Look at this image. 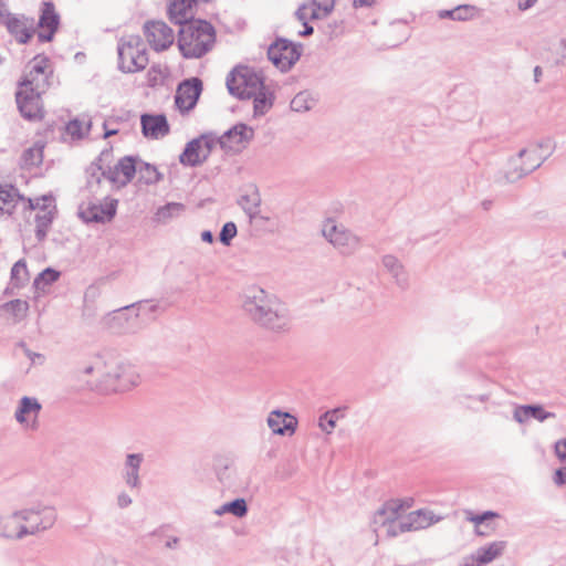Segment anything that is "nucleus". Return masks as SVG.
<instances>
[{
	"instance_id": "obj_42",
	"label": "nucleus",
	"mask_w": 566,
	"mask_h": 566,
	"mask_svg": "<svg viewBox=\"0 0 566 566\" xmlns=\"http://www.w3.org/2000/svg\"><path fill=\"white\" fill-rule=\"evenodd\" d=\"M315 105V99L307 91L297 93L291 101V109L294 112H307Z\"/></svg>"
},
{
	"instance_id": "obj_56",
	"label": "nucleus",
	"mask_w": 566,
	"mask_h": 566,
	"mask_svg": "<svg viewBox=\"0 0 566 566\" xmlns=\"http://www.w3.org/2000/svg\"><path fill=\"white\" fill-rule=\"evenodd\" d=\"M553 480L557 486L566 484V467L558 468L554 473Z\"/></svg>"
},
{
	"instance_id": "obj_14",
	"label": "nucleus",
	"mask_w": 566,
	"mask_h": 566,
	"mask_svg": "<svg viewBox=\"0 0 566 566\" xmlns=\"http://www.w3.org/2000/svg\"><path fill=\"white\" fill-rule=\"evenodd\" d=\"M145 36L150 46L157 51H165L174 43V31L164 21H147L144 24Z\"/></svg>"
},
{
	"instance_id": "obj_36",
	"label": "nucleus",
	"mask_w": 566,
	"mask_h": 566,
	"mask_svg": "<svg viewBox=\"0 0 566 566\" xmlns=\"http://www.w3.org/2000/svg\"><path fill=\"white\" fill-rule=\"evenodd\" d=\"M226 513H230L235 517H243L248 513V504L244 499L239 497L234 499L230 502L224 503L217 510H214V514L221 516Z\"/></svg>"
},
{
	"instance_id": "obj_6",
	"label": "nucleus",
	"mask_w": 566,
	"mask_h": 566,
	"mask_svg": "<svg viewBox=\"0 0 566 566\" xmlns=\"http://www.w3.org/2000/svg\"><path fill=\"white\" fill-rule=\"evenodd\" d=\"M543 145L535 146L533 148L521 149L517 154V158L511 160V168L506 171L505 178L509 182H515L524 176L531 174L542 166L547 155L541 154Z\"/></svg>"
},
{
	"instance_id": "obj_10",
	"label": "nucleus",
	"mask_w": 566,
	"mask_h": 566,
	"mask_svg": "<svg viewBox=\"0 0 566 566\" xmlns=\"http://www.w3.org/2000/svg\"><path fill=\"white\" fill-rule=\"evenodd\" d=\"M43 93L34 92L30 87L23 88L19 86L15 93V102L21 116L30 122L41 120L44 117V108L42 103Z\"/></svg>"
},
{
	"instance_id": "obj_40",
	"label": "nucleus",
	"mask_w": 566,
	"mask_h": 566,
	"mask_svg": "<svg viewBox=\"0 0 566 566\" xmlns=\"http://www.w3.org/2000/svg\"><path fill=\"white\" fill-rule=\"evenodd\" d=\"M29 281L27 263L23 259L17 261L11 269V283L14 287H22Z\"/></svg>"
},
{
	"instance_id": "obj_25",
	"label": "nucleus",
	"mask_w": 566,
	"mask_h": 566,
	"mask_svg": "<svg viewBox=\"0 0 566 566\" xmlns=\"http://www.w3.org/2000/svg\"><path fill=\"white\" fill-rule=\"evenodd\" d=\"M381 262L384 268L391 274L396 284L401 289H406L408 286V275L402 263L392 254L384 255Z\"/></svg>"
},
{
	"instance_id": "obj_50",
	"label": "nucleus",
	"mask_w": 566,
	"mask_h": 566,
	"mask_svg": "<svg viewBox=\"0 0 566 566\" xmlns=\"http://www.w3.org/2000/svg\"><path fill=\"white\" fill-rule=\"evenodd\" d=\"M14 188H6L0 186V213H2L6 209V206L11 203L14 198L13 193Z\"/></svg>"
},
{
	"instance_id": "obj_9",
	"label": "nucleus",
	"mask_w": 566,
	"mask_h": 566,
	"mask_svg": "<svg viewBox=\"0 0 566 566\" xmlns=\"http://www.w3.org/2000/svg\"><path fill=\"white\" fill-rule=\"evenodd\" d=\"M301 48V44L286 39H277L269 46L268 57L277 69L286 72L300 60Z\"/></svg>"
},
{
	"instance_id": "obj_58",
	"label": "nucleus",
	"mask_w": 566,
	"mask_h": 566,
	"mask_svg": "<svg viewBox=\"0 0 566 566\" xmlns=\"http://www.w3.org/2000/svg\"><path fill=\"white\" fill-rule=\"evenodd\" d=\"M117 505L119 509H126L128 507L133 500L132 497L126 493V492H122L117 495Z\"/></svg>"
},
{
	"instance_id": "obj_39",
	"label": "nucleus",
	"mask_w": 566,
	"mask_h": 566,
	"mask_svg": "<svg viewBox=\"0 0 566 566\" xmlns=\"http://www.w3.org/2000/svg\"><path fill=\"white\" fill-rule=\"evenodd\" d=\"M185 211V205L179 202H168L160 207L156 212V220L166 223L172 218L179 217Z\"/></svg>"
},
{
	"instance_id": "obj_12",
	"label": "nucleus",
	"mask_w": 566,
	"mask_h": 566,
	"mask_svg": "<svg viewBox=\"0 0 566 566\" xmlns=\"http://www.w3.org/2000/svg\"><path fill=\"white\" fill-rule=\"evenodd\" d=\"M105 199V203L88 202L86 207L81 206L80 218L86 223L109 222L116 214L118 200L108 197Z\"/></svg>"
},
{
	"instance_id": "obj_53",
	"label": "nucleus",
	"mask_w": 566,
	"mask_h": 566,
	"mask_svg": "<svg viewBox=\"0 0 566 566\" xmlns=\"http://www.w3.org/2000/svg\"><path fill=\"white\" fill-rule=\"evenodd\" d=\"M555 455L563 462H566V439H560L554 446Z\"/></svg>"
},
{
	"instance_id": "obj_11",
	"label": "nucleus",
	"mask_w": 566,
	"mask_h": 566,
	"mask_svg": "<svg viewBox=\"0 0 566 566\" xmlns=\"http://www.w3.org/2000/svg\"><path fill=\"white\" fill-rule=\"evenodd\" d=\"M202 92V81L198 77H191L182 81L175 94V105L182 113H188L198 103Z\"/></svg>"
},
{
	"instance_id": "obj_46",
	"label": "nucleus",
	"mask_w": 566,
	"mask_h": 566,
	"mask_svg": "<svg viewBox=\"0 0 566 566\" xmlns=\"http://www.w3.org/2000/svg\"><path fill=\"white\" fill-rule=\"evenodd\" d=\"M7 312L11 313L18 319L23 318L27 315L29 310V304L27 301H22L20 298L11 300L3 304L2 306Z\"/></svg>"
},
{
	"instance_id": "obj_22",
	"label": "nucleus",
	"mask_w": 566,
	"mask_h": 566,
	"mask_svg": "<svg viewBox=\"0 0 566 566\" xmlns=\"http://www.w3.org/2000/svg\"><path fill=\"white\" fill-rule=\"evenodd\" d=\"M403 509V503L399 500H389L385 502L374 514L373 525L377 532V526H386L389 522L397 521L399 512Z\"/></svg>"
},
{
	"instance_id": "obj_41",
	"label": "nucleus",
	"mask_w": 566,
	"mask_h": 566,
	"mask_svg": "<svg viewBox=\"0 0 566 566\" xmlns=\"http://www.w3.org/2000/svg\"><path fill=\"white\" fill-rule=\"evenodd\" d=\"M29 74H44L53 76V69L51 66V61L48 56L38 54L30 62Z\"/></svg>"
},
{
	"instance_id": "obj_4",
	"label": "nucleus",
	"mask_w": 566,
	"mask_h": 566,
	"mask_svg": "<svg viewBox=\"0 0 566 566\" xmlns=\"http://www.w3.org/2000/svg\"><path fill=\"white\" fill-rule=\"evenodd\" d=\"M226 84L229 93L240 99L252 98L265 86L263 76L244 65L235 66L228 74Z\"/></svg>"
},
{
	"instance_id": "obj_64",
	"label": "nucleus",
	"mask_w": 566,
	"mask_h": 566,
	"mask_svg": "<svg viewBox=\"0 0 566 566\" xmlns=\"http://www.w3.org/2000/svg\"><path fill=\"white\" fill-rule=\"evenodd\" d=\"M462 566H483L480 560H476L475 553L465 559Z\"/></svg>"
},
{
	"instance_id": "obj_57",
	"label": "nucleus",
	"mask_w": 566,
	"mask_h": 566,
	"mask_svg": "<svg viewBox=\"0 0 566 566\" xmlns=\"http://www.w3.org/2000/svg\"><path fill=\"white\" fill-rule=\"evenodd\" d=\"M111 158H112V148L104 149L94 163L102 164L105 167V169L107 170V166H109Z\"/></svg>"
},
{
	"instance_id": "obj_45",
	"label": "nucleus",
	"mask_w": 566,
	"mask_h": 566,
	"mask_svg": "<svg viewBox=\"0 0 566 566\" xmlns=\"http://www.w3.org/2000/svg\"><path fill=\"white\" fill-rule=\"evenodd\" d=\"M21 159L23 165L28 167L41 165L43 160V146L35 144L23 150Z\"/></svg>"
},
{
	"instance_id": "obj_24",
	"label": "nucleus",
	"mask_w": 566,
	"mask_h": 566,
	"mask_svg": "<svg viewBox=\"0 0 566 566\" xmlns=\"http://www.w3.org/2000/svg\"><path fill=\"white\" fill-rule=\"evenodd\" d=\"M419 516H421L420 513H409V515L407 516V518L405 521L389 522L386 525L387 526V535L389 537H395L405 532L423 528L427 523L418 522L417 520L419 518Z\"/></svg>"
},
{
	"instance_id": "obj_34",
	"label": "nucleus",
	"mask_w": 566,
	"mask_h": 566,
	"mask_svg": "<svg viewBox=\"0 0 566 566\" xmlns=\"http://www.w3.org/2000/svg\"><path fill=\"white\" fill-rule=\"evenodd\" d=\"M38 25L41 29H59L60 15L52 2H43Z\"/></svg>"
},
{
	"instance_id": "obj_48",
	"label": "nucleus",
	"mask_w": 566,
	"mask_h": 566,
	"mask_svg": "<svg viewBox=\"0 0 566 566\" xmlns=\"http://www.w3.org/2000/svg\"><path fill=\"white\" fill-rule=\"evenodd\" d=\"M238 229L234 222H226L219 233V240L224 245H230L233 238L237 235Z\"/></svg>"
},
{
	"instance_id": "obj_33",
	"label": "nucleus",
	"mask_w": 566,
	"mask_h": 566,
	"mask_svg": "<svg viewBox=\"0 0 566 566\" xmlns=\"http://www.w3.org/2000/svg\"><path fill=\"white\" fill-rule=\"evenodd\" d=\"M40 410L41 405L35 398L24 396L19 402L14 417L19 423H24L27 421V416L31 413L36 416Z\"/></svg>"
},
{
	"instance_id": "obj_59",
	"label": "nucleus",
	"mask_w": 566,
	"mask_h": 566,
	"mask_svg": "<svg viewBox=\"0 0 566 566\" xmlns=\"http://www.w3.org/2000/svg\"><path fill=\"white\" fill-rule=\"evenodd\" d=\"M45 30H46L45 32H39L38 33V39H39L40 42H50V41H52L55 32L57 31V29H45Z\"/></svg>"
},
{
	"instance_id": "obj_31",
	"label": "nucleus",
	"mask_w": 566,
	"mask_h": 566,
	"mask_svg": "<svg viewBox=\"0 0 566 566\" xmlns=\"http://www.w3.org/2000/svg\"><path fill=\"white\" fill-rule=\"evenodd\" d=\"M252 97L255 117L264 115L273 106L274 94L266 85Z\"/></svg>"
},
{
	"instance_id": "obj_16",
	"label": "nucleus",
	"mask_w": 566,
	"mask_h": 566,
	"mask_svg": "<svg viewBox=\"0 0 566 566\" xmlns=\"http://www.w3.org/2000/svg\"><path fill=\"white\" fill-rule=\"evenodd\" d=\"M142 133L147 138L158 139L169 134L170 127L164 114H143L140 117Z\"/></svg>"
},
{
	"instance_id": "obj_13",
	"label": "nucleus",
	"mask_w": 566,
	"mask_h": 566,
	"mask_svg": "<svg viewBox=\"0 0 566 566\" xmlns=\"http://www.w3.org/2000/svg\"><path fill=\"white\" fill-rule=\"evenodd\" d=\"M254 137V130L252 127L244 123H238L221 136L216 135L217 144L222 149L239 151L241 148L251 142Z\"/></svg>"
},
{
	"instance_id": "obj_30",
	"label": "nucleus",
	"mask_w": 566,
	"mask_h": 566,
	"mask_svg": "<svg viewBox=\"0 0 566 566\" xmlns=\"http://www.w3.org/2000/svg\"><path fill=\"white\" fill-rule=\"evenodd\" d=\"M48 510L52 511V513H53V516H54V520L52 522V526H53L56 522L57 514H56L55 509L52 506L36 505L34 507L19 510V511L14 512V516H19V520H21L28 524L27 526H31V524L40 523V521H42V518H43V512L48 511Z\"/></svg>"
},
{
	"instance_id": "obj_1",
	"label": "nucleus",
	"mask_w": 566,
	"mask_h": 566,
	"mask_svg": "<svg viewBox=\"0 0 566 566\" xmlns=\"http://www.w3.org/2000/svg\"><path fill=\"white\" fill-rule=\"evenodd\" d=\"M243 310L259 326L281 333L289 329V315L280 301L262 289H252L243 302Z\"/></svg>"
},
{
	"instance_id": "obj_47",
	"label": "nucleus",
	"mask_w": 566,
	"mask_h": 566,
	"mask_svg": "<svg viewBox=\"0 0 566 566\" xmlns=\"http://www.w3.org/2000/svg\"><path fill=\"white\" fill-rule=\"evenodd\" d=\"M523 411L530 415V418L536 419L539 422L556 417L554 412L546 411L542 405H524Z\"/></svg>"
},
{
	"instance_id": "obj_27",
	"label": "nucleus",
	"mask_w": 566,
	"mask_h": 566,
	"mask_svg": "<svg viewBox=\"0 0 566 566\" xmlns=\"http://www.w3.org/2000/svg\"><path fill=\"white\" fill-rule=\"evenodd\" d=\"M86 188L91 193L97 195L103 179H107V170L102 164L92 163L85 170Z\"/></svg>"
},
{
	"instance_id": "obj_19",
	"label": "nucleus",
	"mask_w": 566,
	"mask_h": 566,
	"mask_svg": "<svg viewBox=\"0 0 566 566\" xmlns=\"http://www.w3.org/2000/svg\"><path fill=\"white\" fill-rule=\"evenodd\" d=\"M268 426L274 434H293L297 428V419L289 412L273 410L268 417Z\"/></svg>"
},
{
	"instance_id": "obj_29",
	"label": "nucleus",
	"mask_w": 566,
	"mask_h": 566,
	"mask_svg": "<svg viewBox=\"0 0 566 566\" xmlns=\"http://www.w3.org/2000/svg\"><path fill=\"white\" fill-rule=\"evenodd\" d=\"M237 202L249 217L250 222L260 217L261 196L256 189L240 196Z\"/></svg>"
},
{
	"instance_id": "obj_63",
	"label": "nucleus",
	"mask_w": 566,
	"mask_h": 566,
	"mask_svg": "<svg viewBox=\"0 0 566 566\" xmlns=\"http://www.w3.org/2000/svg\"><path fill=\"white\" fill-rule=\"evenodd\" d=\"M179 543H180V538L177 536H172V537H169L165 542V547L169 548V549H176L178 547Z\"/></svg>"
},
{
	"instance_id": "obj_3",
	"label": "nucleus",
	"mask_w": 566,
	"mask_h": 566,
	"mask_svg": "<svg viewBox=\"0 0 566 566\" xmlns=\"http://www.w3.org/2000/svg\"><path fill=\"white\" fill-rule=\"evenodd\" d=\"M118 70L123 73H136L146 69L148 53L139 35H124L117 42Z\"/></svg>"
},
{
	"instance_id": "obj_52",
	"label": "nucleus",
	"mask_w": 566,
	"mask_h": 566,
	"mask_svg": "<svg viewBox=\"0 0 566 566\" xmlns=\"http://www.w3.org/2000/svg\"><path fill=\"white\" fill-rule=\"evenodd\" d=\"M413 513H420L421 516H419V518L417 520L418 522H422V523L428 522V524H426L423 528L432 525L433 523H436L440 520L439 517L434 520L431 511L418 510V511H415Z\"/></svg>"
},
{
	"instance_id": "obj_35",
	"label": "nucleus",
	"mask_w": 566,
	"mask_h": 566,
	"mask_svg": "<svg viewBox=\"0 0 566 566\" xmlns=\"http://www.w3.org/2000/svg\"><path fill=\"white\" fill-rule=\"evenodd\" d=\"M118 391L128 390L129 388L136 386L139 381V376L135 369L132 366L125 364H118Z\"/></svg>"
},
{
	"instance_id": "obj_8",
	"label": "nucleus",
	"mask_w": 566,
	"mask_h": 566,
	"mask_svg": "<svg viewBox=\"0 0 566 566\" xmlns=\"http://www.w3.org/2000/svg\"><path fill=\"white\" fill-rule=\"evenodd\" d=\"M322 233L344 255L353 254L360 245V240L356 234L332 220H328L323 226Z\"/></svg>"
},
{
	"instance_id": "obj_37",
	"label": "nucleus",
	"mask_w": 566,
	"mask_h": 566,
	"mask_svg": "<svg viewBox=\"0 0 566 566\" xmlns=\"http://www.w3.org/2000/svg\"><path fill=\"white\" fill-rule=\"evenodd\" d=\"M294 17L300 22L325 19V17L322 15V12L313 6L312 0L301 3L294 13Z\"/></svg>"
},
{
	"instance_id": "obj_54",
	"label": "nucleus",
	"mask_w": 566,
	"mask_h": 566,
	"mask_svg": "<svg viewBox=\"0 0 566 566\" xmlns=\"http://www.w3.org/2000/svg\"><path fill=\"white\" fill-rule=\"evenodd\" d=\"M48 201H52V197L43 196L41 198H36L35 200H29L30 208L32 210L41 211V206H53L52 203H48Z\"/></svg>"
},
{
	"instance_id": "obj_21",
	"label": "nucleus",
	"mask_w": 566,
	"mask_h": 566,
	"mask_svg": "<svg viewBox=\"0 0 566 566\" xmlns=\"http://www.w3.org/2000/svg\"><path fill=\"white\" fill-rule=\"evenodd\" d=\"M101 378L97 382L87 381V385L93 390H97L102 394H112L118 391L119 377H118V364L114 367L103 366L101 371Z\"/></svg>"
},
{
	"instance_id": "obj_43",
	"label": "nucleus",
	"mask_w": 566,
	"mask_h": 566,
	"mask_svg": "<svg viewBox=\"0 0 566 566\" xmlns=\"http://www.w3.org/2000/svg\"><path fill=\"white\" fill-rule=\"evenodd\" d=\"M340 417H343V410L340 408L328 410L319 417L318 426L323 431L329 434L336 427V422Z\"/></svg>"
},
{
	"instance_id": "obj_51",
	"label": "nucleus",
	"mask_w": 566,
	"mask_h": 566,
	"mask_svg": "<svg viewBox=\"0 0 566 566\" xmlns=\"http://www.w3.org/2000/svg\"><path fill=\"white\" fill-rule=\"evenodd\" d=\"M313 6L322 12V15L327 18L335 8V0H312Z\"/></svg>"
},
{
	"instance_id": "obj_17",
	"label": "nucleus",
	"mask_w": 566,
	"mask_h": 566,
	"mask_svg": "<svg viewBox=\"0 0 566 566\" xmlns=\"http://www.w3.org/2000/svg\"><path fill=\"white\" fill-rule=\"evenodd\" d=\"M144 462L143 453H128L126 455L122 476L125 484L132 490H140L142 480L139 471Z\"/></svg>"
},
{
	"instance_id": "obj_7",
	"label": "nucleus",
	"mask_w": 566,
	"mask_h": 566,
	"mask_svg": "<svg viewBox=\"0 0 566 566\" xmlns=\"http://www.w3.org/2000/svg\"><path fill=\"white\" fill-rule=\"evenodd\" d=\"M216 145L217 139L213 133L201 134L186 144L179 156V161L184 166H200L208 159Z\"/></svg>"
},
{
	"instance_id": "obj_26",
	"label": "nucleus",
	"mask_w": 566,
	"mask_h": 566,
	"mask_svg": "<svg viewBox=\"0 0 566 566\" xmlns=\"http://www.w3.org/2000/svg\"><path fill=\"white\" fill-rule=\"evenodd\" d=\"M507 543L505 541H495L485 546L479 547L475 552L476 560H480V564H489L502 556Z\"/></svg>"
},
{
	"instance_id": "obj_38",
	"label": "nucleus",
	"mask_w": 566,
	"mask_h": 566,
	"mask_svg": "<svg viewBox=\"0 0 566 566\" xmlns=\"http://www.w3.org/2000/svg\"><path fill=\"white\" fill-rule=\"evenodd\" d=\"M137 171L139 174V180L146 185H154L163 179V175L157 170L154 165L138 161Z\"/></svg>"
},
{
	"instance_id": "obj_2",
	"label": "nucleus",
	"mask_w": 566,
	"mask_h": 566,
	"mask_svg": "<svg viewBox=\"0 0 566 566\" xmlns=\"http://www.w3.org/2000/svg\"><path fill=\"white\" fill-rule=\"evenodd\" d=\"M216 42V31L206 20H191L178 33V48L185 59H199L207 54Z\"/></svg>"
},
{
	"instance_id": "obj_62",
	"label": "nucleus",
	"mask_w": 566,
	"mask_h": 566,
	"mask_svg": "<svg viewBox=\"0 0 566 566\" xmlns=\"http://www.w3.org/2000/svg\"><path fill=\"white\" fill-rule=\"evenodd\" d=\"M304 27L302 31L298 32L300 36H311L314 33V28L310 24V21L301 22Z\"/></svg>"
},
{
	"instance_id": "obj_32",
	"label": "nucleus",
	"mask_w": 566,
	"mask_h": 566,
	"mask_svg": "<svg viewBox=\"0 0 566 566\" xmlns=\"http://www.w3.org/2000/svg\"><path fill=\"white\" fill-rule=\"evenodd\" d=\"M51 75L29 74L27 73L19 82V86L23 88H31L34 92L45 93L50 87Z\"/></svg>"
},
{
	"instance_id": "obj_61",
	"label": "nucleus",
	"mask_w": 566,
	"mask_h": 566,
	"mask_svg": "<svg viewBox=\"0 0 566 566\" xmlns=\"http://www.w3.org/2000/svg\"><path fill=\"white\" fill-rule=\"evenodd\" d=\"M98 371L101 374L102 371V365L101 363H97L96 365H87L83 367L82 369H78V375H91L93 371Z\"/></svg>"
},
{
	"instance_id": "obj_28",
	"label": "nucleus",
	"mask_w": 566,
	"mask_h": 566,
	"mask_svg": "<svg viewBox=\"0 0 566 566\" xmlns=\"http://www.w3.org/2000/svg\"><path fill=\"white\" fill-rule=\"evenodd\" d=\"M478 12V8L471 4H460L450 10H439L437 15L439 19H450L453 21L472 20Z\"/></svg>"
},
{
	"instance_id": "obj_20",
	"label": "nucleus",
	"mask_w": 566,
	"mask_h": 566,
	"mask_svg": "<svg viewBox=\"0 0 566 566\" xmlns=\"http://www.w3.org/2000/svg\"><path fill=\"white\" fill-rule=\"evenodd\" d=\"M197 4V0H171L168 6L169 20L179 24L180 28L184 24L190 23L193 17L192 8Z\"/></svg>"
},
{
	"instance_id": "obj_55",
	"label": "nucleus",
	"mask_w": 566,
	"mask_h": 566,
	"mask_svg": "<svg viewBox=\"0 0 566 566\" xmlns=\"http://www.w3.org/2000/svg\"><path fill=\"white\" fill-rule=\"evenodd\" d=\"M524 405L516 406L513 411V419L518 423H525L530 419V415L524 413Z\"/></svg>"
},
{
	"instance_id": "obj_60",
	"label": "nucleus",
	"mask_w": 566,
	"mask_h": 566,
	"mask_svg": "<svg viewBox=\"0 0 566 566\" xmlns=\"http://www.w3.org/2000/svg\"><path fill=\"white\" fill-rule=\"evenodd\" d=\"M467 520L475 525V527H480L481 524L484 523L481 514H474L471 511H465Z\"/></svg>"
},
{
	"instance_id": "obj_23",
	"label": "nucleus",
	"mask_w": 566,
	"mask_h": 566,
	"mask_svg": "<svg viewBox=\"0 0 566 566\" xmlns=\"http://www.w3.org/2000/svg\"><path fill=\"white\" fill-rule=\"evenodd\" d=\"M57 213L56 206H41V211L34 216L35 222V237L39 242L45 240L48 232L53 223Z\"/></svg>"
},
{
	"instance_id": "obj_44",
	"label": "nucleus",
	"mask_w": 566,
	"mask_h": 566,
	"mask_svg": "<svg viewBox=\"0 0 566 566\" xmlns=\"http://www.w3.org/2000/svg\"><path fill=\"white\" fill-rule=\"evenodd\" d=\"M60 277V272L52 269L46 268L41 273L38 274V276L33 281V286L36 290L44 291L48 286L56 282Z\"/></svg>"
},
{
	"instance_id": "obj_18",
	"label": "nucleus",
	"mask_w": 566,
	"mask_h": 566,
	"mask_svg": "<svg viewBox=\"0 0 566 566\" xmlns=\"http://www.w3.org/2000/svg\"><path fill=\"white\" fill-rule=\"evenodd\" d=\"M138 161V157L124 156L113 168L107 166V180L111 182H116L118 175L122 174L124 176L122 185H127L134 179L137 172Z\"/></svg>"
},
{
	"instance_id": "obj_49",
	"label": "nucleus",
	"mask_w": 566,
	"mask_h": 566,
	"mask_svg": "<svg viewBox=\"0 0 566 566\" xmlns=\"http://www.w3.org/2000/svg\"><path fill=\"white\" fill-rule=\"evenodd\" d=\"M66 132L73 138H76V139L83 138L84 137L83 123L77 118L70 120L66 125Z\"/></svg>"
},
{
	"instance_id": "obj_15",
	"label": "nucleus",
	"mask_w": 566,
	"mask_h": 566,
	"mask_svg": "<svg viewBox=\"0 0 566 566\" xmlns=\"http://www.w3.org/2000/svg\"><path fill=\"white\" fill-rule=\"evenodd\" d=\"M1 24H3L8 32L21 44L28 43L35 32L34 19H29L23 15L19 17L11 13Z\"/></svg>"
},
{
	"instance_id": "obj_5",
	"label": "nucleus",
	"mask_w": 566,
	"mask_h": 566,
	"mask_svg": "<svg viewBox=\"0 0 566 566\" xmlns=\"http://www.w3.org/2000/svg\"><path fill=\"white\" fill-rule=\"evenodd\" d=\"M18 518L19 516H14V512L7 516H0V536L9 539H22L28 535H35L50 530L54 516L52 511H44L42 521L31 524V526L18 525L15 522Z\"/></svg>"
}]
</instances>
